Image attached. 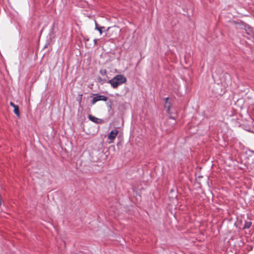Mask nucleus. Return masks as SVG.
Here are the masks:
<instances>
[{
	"instance_id": "7",
	"label": "nucleus",
	"mask_w": 254,
	"mask_h": 254,
	"mask_svg": "<svg viewBox=\"0 0 254 254\" xmlns=\"http://www.w3.org/2000/svg\"><path fill=\"white\" fill-rule=\"evenodd\" d=\"M14 108V113L18 117L20 116L19 108L17 105H16Z\"/></svg>"
},
{
	"instance_id": "10",
	"label": "nucleus",
	"mask_w": 254,
	"mask_h": 254,
	"mask_svg": "<svg viewBox=\"0 0 254 254\" xmlns=\"http://www.w3.org/2000/svg\"><path fill=\"white\" fill-rule=\"evenodd\" d=\"M169 119L173 120L174 122L172 123L173 124H175L176 123V120L174 117L170 116Z\"/></svg>"
},
{
	"instance_id": "8",
	"label": "nucleus",
	"mask_w": 254,
	"mask_h": 254,
	"mask_svg": "<svg viewBox=\"0 0 254 254\" xmlns=\"http://www.w3.org/2000/svg\"><path fill=\"white\" fill-rule=\"evenodd\" d=\"M252 225V222L248 221V222H245L244 228V229H249L251 227Z\"/></svg>"
},
{
	"instance_id": "5",
	"label": "nucleus",
	"mask_w": 254,
	"mask_h": 254,
	"mask_svg": "<svg viewBox=\"0 0 254 254\" xmlns=\"http://www.w3.org/2000/svg\"><path fill=\"white\" fill-rule=\"evenodd\" d=\"M88 118L90 121L96 124H101L102 122L101 119H98L91 115L88 116Z\"/></svg>"
},
{
	"instance_id": "4",
	"label": "nucleus",
	"mask_w": 254,
	"mask_h": 254,
	"mask_svg": "<svg viewBox=\"0 0 254 254\" xmlns=\"http://www.w3.org/2000/svg\"><path fill=\"white\" fill-rule=\"evenodd\" d=\"M169 98L167 97L165 98V108L166 109L167 112L169 114H171V113L170 112V108H171V103L169 101Z\"/></svg>"
},
{
	"instance_id": "14",
	"label": "nucleus",
	"mask_w": 254,
	"mask_h": 254,
	"mask_svg": "<svg viewBox=\"0 0 254 254\" xmlns=\"http://www.w3.org/2000/svg\"><path fill=\"white\" fill-rule=\"evenodd\" d=\"M79 96L80 97V100H81L82 95V94H80V95H79Z\"/></svg>"
},
{
	"instance_id": "13",
	"label": "nucleus",
	"mask_w": 254,
	"mask_h": 254,
	"mask_svg": "<svg viewBox=\"0 0 254 254\" xmlns=\"http://www.w3.org/2000/svg\"><path fill=\"white\" fill-rule=\"evenodd\" d=\"M98 80L99 82L102 81V80L101 78H100V77L98 79Z\"/></svg>"
},
{
	"instance_id": "16",
	"label": "nucleus",
	"mask_w": 254,
	"mask_h": 254,
	"mask_svg": "<svg viewBox=\"0 0 254 254\" xmlns=\"http://www.w3.org/2000/svg\"><path fill=\"white\" fill-rule=\"evenodd\" d=\"M105 27H104V28H101V30L103 29H104Z\"/></svg>"
},
{
	"instance_id": "9",
	"label": "nucleus",
	"mask_w": 254,
	"mask_h": 254,
	"mask_svg": "<svg viewBox=\"0 0 254 254\" xmlns=\"http://www.w3.org/2000/svg\"><path fill=\"white\" fill-rule=\"evenodd\" d=\"M100 73L102 75H106V70L105 69H101L100 71Z\"/></svg>"
},
{
	"instance_id": "15",
	"label": "nucleus",
	"mask_w": 254,
	"mask_h": 254,
	"mask_svg": "<svg viewBox=\"0 0 254 254\" xmlns=\"http://www.w3.org/2000/svg\"><path fill=\"white\" fill-rule=\"evenodd\" d=\"M79 99H80V97H79ZM81 100L79 99V102L81 101Z\"/></svg>"
},
{
	"instance_id": "1",
	"label": "nucleus",
	"mask_w": 254,
	"mask_h": 254,
	"mask_svg": "<svg viewBox=\"0 0 254 254\" xmlns=\"http://www.w3.org/2000/svg\"><path fill=\"white\" fill-rule=\"evenodd\" d=\"M127 82L126 77L122 74H117L114 78L109 80L108 82L113 88H117L119 85H121Z\"/></svg>"
},
{
	"instance_id": "12",
	"label": "nucleus",
	"mask_w": 254,
	"mask_h": 254,
	"mask_svg": "<svg viewBox=\"0 0 254 254\" xmlns=\"http://www.w3.org/2000/svg\"><path fill=\"white\" fill-rule=\"evenodd\" d=\"M98 41V39H95L94 40V44L95 45H96L97 44V41Z\"/></svg>"
},
{
	"instance_id": "11",
	"label": "nucleus",
	"mask_w": 254,
	"mask_h": 254,
	"mask_svg": "<svg viewBox=\"0 0 254 254\" xmlns=\"http://www.w3.org/2000/svg\"><path fill=\"white\" fill-rule=\"evenodd\" d=\"M10 105L11 106H12V107L14 108V107L16 106V105H15L13 102H11L10 103Z\"/></svg>"
},
{
	"instance_id": "6",
	"label": "nucleus",
	"mask_w": 254,
	"mask_h": 254,
	"mask_svg": "<svg viewBox=\"0 0 254 254\" xmlns=\"http://www.w3.org/2000/svg\"><path fill=\"white\" fill-rule=\"evenodd\" d=\"M101 28H104V27H103V26L99 27L98 24L95 21V29L98 30L100 34H102V30H101Z\"/></svg>"
},
{
	"instance_id": "2",
	"label": "nucleus",
	"mask_w": 254,
	"mask_h": 254,
	"mask_svg": "<svg viewBox=\"0 0 254 254\" xmlns=\"http://www.w3.org/2000/svg\"><path fill=\"white\" fill-rule=\"evenodd\" d=\"M119 133V131L117 129L112 130L108 135V139L109 143H112L114 142V140Z\"/></svg>"
},
{
	"instance_id": "3",
	"label": "nucleus",
	"mask_w": 254,
	"mask_h": 254,
	"mask_svg": "<svg viewBox=\"0 0 254 254\" xmlns=\"http://www.w3.org/2000/svg\"><path fill=\"white\" fill-rule=\"evenodd\" d=\"M94 95H95L96 96L92 100V104H95L97 101H107L108 100V97L104 95H100L99 94H94Z\"/></svg>"
}]
</instances>
